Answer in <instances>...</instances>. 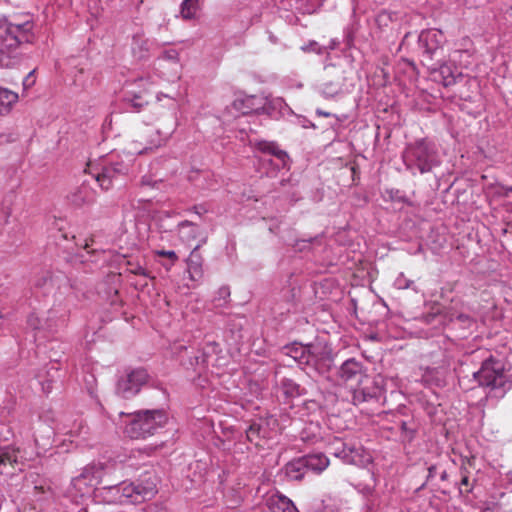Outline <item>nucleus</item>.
Returning <instances> with one entry per match:
<instances>
[{"label":"nucleus","instance_id":"cd10ccee","mask_svg":"<svg viewBox=\"0 0 512 512\" xmlns=\"http://www.w3.org/2000/svg\"><path fill=\"white\" fill-rule=\"evenodd\" d=\"M474 481L470 479L466 468L461 467L460 493L468 494L472 491Z\"/></svg>","mask_w":512,"mask_h":512},{"label":"nucleus","instance_id":"c756f323","mask_svg":"<svg viewBox=\"0 0 512 512\" xmlns=\"http://www.w3.org/2000/svg\"><path fill=\"white\" fill-rule=\"evenodd\" d=\"M439 469H441V462H438L436 464L430 465L428 467V475H427V482H432L435 480L436 476L439 475Z\"/></svg>","mask_w":512,"mask_h":512},{"label":"nucleus","instance_id":"473e14b6","mask_svg":"<svg viewBox=\"0 0 512 512\" xmlns=\"http://www.w3.org/2000/svg\"><path fill=\"white\" fill-rule=\"evenodd\" d=\"M178 52L174 49L166 50L163 52L162 57L166 60L177 62L178 61Z\"/></svg>","mask_w":512,"mask_h":512},{"label":"nucleus","instance_id":"0eeeda50","mask_svg":"<svg viewBox=\"0 0 512 512\" xmlns=\"http://www.w3.org/2000/svg\"><path fill=\"white\" fill-rule=\"evenodd\" d=\"M345 81L344 71L340 67L330 65L325 67L320 84V92L326 98H333L341 93Z\"/></svg>","mask_w":512,"mask_h":512},{"label":"nucleus","instance_id":"f3484780","mask_svg":"<svg viewBox=\"0 0 512 512\" xmlns=\"http://www.w3.org/2000/svg\"><path fill=\"white\" fill-rule=\"evenodd\" d=\"M18 100L19 95L17 92L0 87V115H8Z\"/></svg>","mask_w":512,"mask_h":512},{"label":"nucleus","instance_id":"a19ab883","mask_svg":"<svg viewBox=\"0 0 512 512\" xmlns=\"http://www.w3.org/2000/svg\"><path fill=\"white\" fill-rule=\"evenodd\" d=\"M458 318H459V320H461L463 322H467V323L471 322V319L468 316H465V315H460Z\"/></svg>","mask_w":512,"mask_h":512},{"label":"nucleus","instance_id":"f704fd0d","mask_svg":"<svg viewBox=\"0 0 512 512\" xmlns=\"http://www.w3.org/2000/svg\"><path fill=\"white\" fill-rule=\"evenodd\" d=\"M302 50L305 52L313 51L316 53H320V47L316 42H311L309 45L303 46Z\"/></svg>","mask_w":512,"mask_h":512},{"label":"nucleus","instance_id":"9d476101","mask_svg":"<svg viewBox=\"0 0 512 512\" xmlns=\"http://www.w3.org/2000/svg\"><path fill=\"white\" fill-rule=\"evenodd\" d=\"M204 243H206V236L201 238V240L193 248L187 259L188 273L190 275V278L194 281L201 279L203 276V258L202 255L199 253V248Z\"/></svg>","mask_w":512,"mask_h":512},{"label":"nucleus","instance_id":"4c0bfd02","mask_svg":"<svg viewBox=\"0 0 512 512\" xmlns=\"http://www.w3.org/2000/svg\"><path fill=\"white\" fill-rule=\"evenodd\" d=\"M439 477L442 482H445L448 480V473L446 469L444 468L443 464L441 463V469H439Z\"/></svg>","mask_w":512,"mask_h":512},{"label":"nucleus","instance_id":"423d86ee","mask_svg":"<svg viewBox=\"0 0 512 512\" xmlns=\"http://www.w3.org/2000/svg\"><path fill=\"white\" fill-rule=\"evenodd\" d=\"M327 448L329 453L341 458L347 464L364 465L370 462V455L361 446L347 444L338 437L333 438Z\"/></svg>","mask_w":512,"mask_h":512},{"label":"nucleus","instance_id":"2eb2a0df","mask_svg":"<svg viewBox=\"0 0 512 512\" xmlns=\"http://www.w3.org/2000/svg\"><path fill=\"white\" fill-rule=\"evenodd\" d=\"M68 199L74 206L81 207L95 201V192L88 185L82 184L69 194Z\"/></svg>","mask_w":512,"mask_h":512},{"label":"nucleus","instance_id":"412c9836","mask_svg":"<svg viewBox=\"0 0 512 512\" xmlns=\"http://www.w3.org/2000/svg\"><path fill=\"white\" fill-rule=\"evenodd\" d=\"M285 474L291 480H301L306 471V465L303 457L294 459L285 465Z\"/></svg>","mask_w":512,"mask_h":512},{"label":"nucleus","instance_id":"f8f14e48","mask_svg":"<svg viewBox=\"0 0 512 512\" xmlns=\"http://www.w3.org/2000/svg\"><path fill=\"white\" fill-rule=\"evenodd\" d=\"M264 101L263 97L251 95L246 96L243 99H237L234 102V106L237 110H239L242 114L249 113H257L259 114L264 110Z\"/></svg>","mask_w":512,"mask_h":512},{"label":"nucleus","instance_id":"c85d7f7f","mask_svg":"<svg viewBox=\"0 0 512 512\" xmlns=\"http://www.w3.org/2000/svg\"><path fill=\"white\" fill-rule=\"evenodd\" d=\"M130 103H132V106L136 108H141L145 104L148 103L147 100V91L146 89L140 91L139 93L134 92L133 97L130 98Z\"/></svg>","mask_w":512,"mask_h":512},{"label":"nucleus","instance_id":"ddd939ff","mask_svg":"<svg viewBox=\"0 0 512 512\" xmlns=\"http://www.w3.org/2000/svg\"><path fill=\"white\" fill-rule=\"evenodd\" d=\"M118 166L119 165L104 167L102 172L93 174L95 180L103 190H108L112 186L113 181L117 179L119 175L125 174L123 171L125 167L121 165L120 168Z\"/></svg>","mask_w":512,"mask_h":512},{"label":"nucleus","instance_id":"7c9ffc66","mask_svg":"<svg viewBox=\"0 0 512 512\" xmlns=\"http://www.w3.org/2000/svg\"><path fill=\"white\" fill-rule=\"evenodd\" d=\"M367 397H371L370 394H366L362 389H355L353 393L354 403H361L367 400Z\"/></svg>","mask_w":512,"mask_h":512},{"label":"nucleus","instance_id":"a211bd4d","mask_svg":"<svg viewBox=\"0 0 512 512\" xmlns=\"http://www.w3.org/2000/svg\"><path fill=\"white\" fill-rule=\"evenodd\" d=\"M254 147L264 154L275 156L283 165H285L286 160L288 159V154L284 150H281L275 142L264 140L257 141L255 142Z\"/></svg>","mask_w":512,"mask_h":512},{"label":"nucleus","instance_id":"f257e3e1","mask_svg":"<svg viewBox=\"0 0 512 512\" xmlns=\"http://www.w3.org/2000/svg\"><path fill=\"white\" fill-rule=\"evenodd\" d=\"M34 23L29 16L0 21V66L9 64L10 52L23 43H33Z\"/></svg>","mask_w":512,"mask_h":512},{"label":"nucleus","instance_id":"f03ea898","mask_svg":"<svg viewBox=\"0 0 512 512\" xmlns=\"http://www.w3.org/2000/svg\"><path fill=\"white\" fill-rule=\"evenodd\" d=\"M403 161L406 168L413 174L430 172L440 165V159L435 144L427 139H420L407 145L403 152Z\"/></svg>","mask_w":512,"mask_h":512},{"label":"nucleus","instance_id":"b1692460","mask_svg":"<svg viewBox=\"0 0 512 512\" xmlns=\"http://www.w3.org/2000/svg\"><path fill=\"white\" fill-rule=\"evenodd\" d=\"M148 380V374L144 369H136L130 372V392L138 393L140 387L145 385Z\"/></svg>","mask_w":512,"mask_h":512},{"label":"nucleus","instance_id":"72a5a7b5","mask_svg":"<svg viewBox=\"0 0 512 512\" xmlns=\"http://www.w3.org/2000/svg\"><path fill=\"white\" fill-rule=\"evenodd\" d=\"M88 478V470L86 469L80 476L73 479L74 487L78 488Z\"/></svg>","mask_w":512,"mask_h":512},{"label":"nucleus","instance_id":"ea45409f","mask_svg":"<svg viewBox=\"0 0 512 512\" xmlns=\"http://www.w3.org/2000/svg\"><path fill=\"white\" fill-rule=\"evenodd\" d=\"M264 424H268V422L263 421V430H260V439L261 438H268V437H270L268 432H267V430H266V428H265V426H264Z\"/></svg>","mask_w":512,"mask_h":512},{"label":"nucleus","instance_id":"39448f33","mask_svg":"<svg viewBox=\"0 0 512 512\" xmlns=\"http://www.w3.org/2000/svg\"><path fill=\"white\" fill-rule=\"evenodd\" d=\"M480 386L492 389L503 387L505 383L504 365L501 361L489 357L483 361L480 369L473 373Z\"/></svg>","mask_w":512,"mask_h":512},{"label":"nucleus","instance_id":"79ce46f5","mask_svg":"<svg viewBox=\"0 0 512 512\" xmlns=\"http://www.w3.org/2000/svg\"><path fill=\"white\" fill-rule=\"evenodd\" d=\"M317 113H318L319 115L324 116V117H329V116H331V113H329V112H324V111H321V110H317Z\"/></svg>","mask_w":512,"mask_h":512},{"label":"nucleus","instance_id":"aec40b11","mask_svg":"<svg viewBox=\"0 0 512 512\" xmlns=\"http://www.w3.org/2000/svg\"><path fill=\"white\" fill-rule=\"evenodd\" d=\"M307 470L316 473L324 471L329 465V459L323 453L309 454L303 456Z\"/></svg>","mask_w":512,"mask_h":512},{"label":"nucleus","instance_id":"bb28decb","mask_svg":"<svg viewBox=\"0 0 512 512\" xmlns=\"http://www.w3.org/2000/svg\"><path fill=\"white\" fill-rule=\"evenodd\" d=\"M260 430H263V421L253 422L246 430L247 439L250 442H254L258 445V440L260 439Z\"/></svg>","mask_w":512,"mask_h":512},{"label":"nucleus","instance_id":"c03bdc74","mask_svg":"<svg viewBox=\"0 0 512 512\" xmlns=\"http://www.w3.org/2000/svg\"><path fill=\"white\" fill-rule=\"evenodd\" d=\"M59 232H61L60 237H61L62 239H64V240H67V239H68V234H67V233L62 232V230H61V229H59Z\"/></svg>","mask_w":512,"mask_h":512},{"label":"nucleus","instance_id":"1a4fd4ad","mask_svg":"<svg viewBox=\"0 0 512 512\" xmlns=\"http://www.w3.org/2000/svg\"><path fill=\"white\" fill-rule=\"evenodd\" d=\"M292 357L300 364H316L322 358L324 347L321 345L301 346L292 350Z\"/></svg>","mask_w":512,"mask_h":512},{"label":"nucleus","instance_id":"58836bf2","mask_svg":"<svg viewBox=\"0 0 512 512\" xmlns=\"http://www.w3.org/2000/svg\"><path fill=\"white\" fill-rule=\"evenodd\" d=\"M130 273L137 274V275H143V276H145V274H146L145 269L140 266H138L135 270L130 269Z\"/></svg>","mask_w":512,"mask_h":512},{"label":"nucleus","instance_id":"6ab92c4d","mask_svg":"<svg viewBox=\"0 0 512 512\" xmlns=\"http://www.w3.org/2000/svg\"><path fill=\"white\" fill-rule=\"evenodd\" d=\"M439 79L445 87L456 84L463 78L462 72L448 64H443L438 70Z\"/></svg>","mask_w":512,"mask_h":512},{"label":"nucleus","instance_id":"dca6fc26","mask_svg":"<svg viewBox=\"0 0 512 512\" xmlns=\"http://www.w3.org/2000/svg\"><path fill=\"white\" fill-rule=\"evenodd\" d=\"M19 449L14 447H3L0 448V473H5L6 468L15 469L19 463Z\"/></svg>","mask_w":512,"mask_h":512},{"label":"nucleus","instance_id":"4be33fe9","mask_svg":"<svg viewBox=\"0 0 512 512\" xmlns=\"http://www.w3.org/2000/svg\"><path fill=\"white\" fill-rule=\"evenodd\" d=\"M131 49L134 57H136L139 60H142L148 57L150 45L148 40L145 39L143 35L136 33L133 36Z\"/></svg>","mask_w":512,"mask_h":512},{"label":"nucleus","instance_id":"4468645a","mask_svg":"<svg viewBox=\"0 0 512 512\" xmlns=\"http://www.w3.org/2000/svg\"><path fill=\"white\" fill-rule=\"evenodd\" d=\"M266 504L271 512H298L294 503L279 492L270 495Z\"/></svg>","mask_w":512,"mask_h":512},{"label":"nucleus","instance_id":"5701e85b","mask_svg":"<svg viewBox=\"0 0 512 512\" xmlns=\"http://www.w3.org/2000/svg\"><path fill=\"white\" fill-rule=\"evenodd\" d=\"M199 232V227L190 221H183L179 224V237L183 243L190 245L192 241L196 240Z\"/></svg>","mask_w":512,"mask_h":512},{"label":"nucleus","instance_id":"e433bc0d","mask_svg":"<svg viewBox=\"0 0 512 512\" xmlns=\"http://www.w3.org/2000/svg\"><path fill=\"white\" fill-rule=\"evenodd\" d=\"M93 243H94V238H93V236H91V237H89V238H87V239L85 240V243H84V245H83L82 247H83V249H85V250L87 251V253H89V254H90V253H96V252H97L96 250H91V251L89 250L90 246H91Z\"/></svg>","mask_w":512,"mask_h":512},{"label":"nucleus","instance_id":"7ed1b4c3","mask_svg":"<svg viewBox=\"0 0 512 512\" xmlns=\"http://www.w3.org/2000/svg\"><path fill=\"white\" fill-rule=\"evenodd\" d=\"M168 421L163 410H142L130 413V439H145L162 428Z\"/></svg>","mask_w":512,"mask_h":512},{"label":"nucleus","instance_id":"a878e982","mask_svg":"<svg viewBox=\"0 0 512 512\" xmlns=\"http://www.w3.org/2000/svg\"><path fill=\"white\" fill-rule=\"evenodd\" d=\"M283 393L288 397H295L301 394L300 386L291 379H284L281 383Z\"/></svg>","mask_w":512,"mask_h":512},{"label":"nucleus","instance_id":"6e6552de","mask_svg":"<svg viewBox=\"0 0 512 512\" xmlns=\"http://www.w3.org/2000/svg\"><path fill=\"white\" fill-rule=\"evenodd\" d=\"M442 37V33L434 29L421 32L419 45L423 48V56L426 60H431L433 55L440 48Z\"/></svg>","mask_w":512,"mask_h":512},{"label":"nucleus","instance_id":"9b49d317","mask_svg":"<svg viewBox=\"0 0 512 512\" xmlns=\"http://www.w3.org/2000/svg\"><path fill=\"white\" fill-rule=\"evenodd\" d=\"M338 376L343 382H361L364 376L363 367L360 362L356 361L354 358H350L340 366Z\"/></svg>","mask_w":512,"mask_h":512},{"label":"nucleus","instance_id":"393cba45","mask_svg":"<svg viewBox=\"0 0 512 512\" xmlns=\"http://www.w3.org/2000/svg\"><path fill=\"white\" fill-rule=\"evenodd\" d=\"M199 10V0H183L181 3V16L185 20L193 19Z\"/></svg>","mask_w":512,"mask_h":512},{"label":"nucleus","instance_id":"2f4dec72","mask_svg":"<svg viewBox=\"0 0 512 512\" xmlns=\"http://www.w3.org/2000/svg\"><path fill=\"white\" fill-rule=\"evenodd\" d=\"M157 255L169 258L172 265L178 260V256L172 250H159L157 251Z\"/></svg>","mask_w":512,"mask_h":512},{"label":"nucleus","instance_id":"20e7f679","mask_svg":"<svg viewBox=\"0 0 512 512\" xmlns=\"http://www.w3.org/2000/svg\"><path fill=\"white\" fill-rule=\"evenodd\" d=\"M130 501L142 502L151 499L157 493V478L151 467H144L130 483Z\"/></svg>","mask_w":512,"mask_h":512},{"label":"nucleus","instance_id":"a18cd8bd","mask_svg":"<svg viewBox=\"0 0 512 512\" xmlns=\"http://www.w3.org/2000/svg\"><path fill=\"white\" fill-rule=\"evenodd\" d=\"M28 79H29V76L25 78V80H24V85H26V83H27Z\"/></svg>","mask_w":512,"mask_h":512},{"label":"nucleus","instance_id":"c9c22d12","mask_svg":"<svg viewBox=\"0 0 512 512\" xmlns=\"http://www.w3.org/2000/svg\"><path fill=\"white\" fill-rule=\"evenodd\" d=\"M128 390V383L126 381H120L117 386V392L122 397H125V392Z\"/></svg>","mask_w":512,"mask_h":512},{"label":"nucleus","instance_id":"37998d69","mask_svg":"<svg viewBox=\"0 0 512 512\" xmlns=\"http://www.w3.org/2000/svg\"><path fill=\"white\" fill-rule=\"evenodd\" d=\"M220 294H221V295H229V290H228V288H226V287L221 288V289H220Z\"/></svg>","mask_w":512,"mask_h":512},{"label":"nucleus","instance_id":"49530a36","mask_svg":"<svg viewBox=\"0 0 512 512\" xmlns=\"http://www.w3.org/2000/svg\"><path fill=\"white\" fill-rule=\"evenodd\" d=\"M141 81H144V79L141 78ZM145 83H148V79H145Z\"/></svg>","mask_w":512,"mask_h":512}]
</instances>
